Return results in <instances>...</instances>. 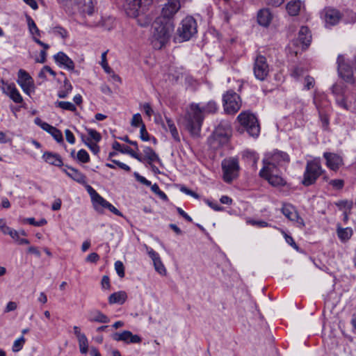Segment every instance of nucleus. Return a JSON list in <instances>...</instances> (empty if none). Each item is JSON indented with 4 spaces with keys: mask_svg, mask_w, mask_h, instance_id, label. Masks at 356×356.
<instances>
[{
    "mask_svg": "<svg viewBox=\"0 0 356 356\" xmlns=\"http://www.w3.org/2000/svg\"><path fill=\"white\" fill-rule=\"evenodd\" d=\"M99 259V256L96 252L89 254L86 258V261L90 263H96Z\"/></svg>",
    "mask_w": 356,
    "mask_h": 356,
    "instance_id": "nucleus-60",
    "label": "nucleus"
},
{
    "mask_svg": "<svg viewBox=\"0 0 356 356\" xmlns=\"http://www.w3.org/2000/svg\"><path fill=\"white\" fill-rule=\"evenodd\" d=\"M197 22L191 16H187L181 22L177 29L179 36L184 41L190 40L197 33Z\"/></svg>",
    "mask_w": 356,
    "mask_h": 356,
    "instance_id": "nucleus-9",
    "label": "nucleus"
},
{
    "mask_svg": "<svg viewBox=\"0 0 356 356\" xmlns=\"http://www.w3.org/2000/svg\"><path fill=\"white\" fill-rule=\"evenodd\" d=\"M289 161V156L286 152L275 150L264 159V167L277 169V166L288 163Z\"/></svg>",
    "mask_w": 356,
    "mask_h": 356,
    "instance_id": "nucleus-10",
    "label": "nucleus"
},
{
    "mask_svg": "<svg viewBox=\"0 0 356 356\" xmlns=\"http://www.w3.org/2000/svg\"><path fill=\"white\" fill-rule=\"evenodd\" d=\"M44 161L50 165L61 167L63 165L61 156L56 153L45 152L42 155Z\"/></svg>",
    "mask_w": 356,
    "mask_h": 356,
    "instance_id": "nucleus-31",
    "label": "nucleus"
},
{
    "mask_svg": "<svg viewBox=\"0 0 356 356\" xmlns=\"http://www.w3.org/2000/svg\"><path fill=\"white\" fill-rule=\"evenodd\" d=\"M87 132L90 136V139L95 140V142L97 143L101 140L102 136L99 132L92 129H88Z\"/></svg>",
    "mask_w": 356,
    "mask_h": 356,
    "instance_id": "nucleus-48",
    "label": "nucleus"
},
{
    "mask_svg": "<svg viewBox=\"0 0 356 356\" xmlns=\"http://www.w3.org/2000/svg\"><path fill=\"white\" fill-rule=\"evenodd\" d=\"M152 2L153 0H126L124 7L128 16L136 17L144 13Z\"/></svg>",
    "mask_w": 356,
    "mask_h": 356,
    "instance_id": "nucleus-7",
    "label": "nucleus"
},
{
    "mask_svg": "<svg viewBox=\"0 0 356 356\" xmlns=\"http://www.w3.org/2000/svg\"><path fill=\"white\" fill-rule=\"evenodd\" d=\"M220 131V129L218 128L213 133V140L216 141L220 139L222 140L223 141H227L228 138V134H221Z\"/></svg>",
    "mask_w": 356,
    "mask_h": 356,
    "instance_id": "nucleus-54",
    "label": "nucleus"
},
{
    "mask_svg": "<svg viewBox=\"0 0 356 356\" xmlns=\"http://www.w3.org/2000/svg\"><path fill=\"white\" fill-rule=\"evenodd\" d=\"M0 89L8 95L15 103L19 104L23 98L13 83H8L3 80L0 81Z\"/></svg>",
    "mask_w": 356,
    "mask_h": 356,
    "instance_id": "nucleus-16",
    "label": "nucleus"
},
{
    "mask_svg": "<svg viewBox=\"0 0 356 356\" xmlns=\"http://www.w3.org/2000/svg\"><path fill=\"white\" fill-rule=\"evenodd\" d=\"M243 158L252 165H255L259 160L258 155L253 151L245 150L243 152Z\"/></svg>",
    "mask_w": 356,
    "mask_h": 356,
    "instance_id": "nucleus-36",
    "label": "nucleus"
},
{
    "mask_svg": "<svg viewBox=\"0 0 356 356\" xmlns=\"http://www.w3.org/2000/svg\"><path fill=\"white\" fill-rule=\"evenodd\" d=\"M115 269L116 270L117 274L120 277H124V267L122 261H117L115 263Z\"/></svg>",
    "mask_w": 356,
    "mask_h": 356,
    "instance_id": "nucleus-50",
    "label": "nucleus"
},
{
    "mask_svg": "<svg viewBox=\"0 0 356 356\" xmlns=\"http://www.w3.org/2000/svg\"><path fill=\"white\" fill-rule=\"evenodd\" d=\"M27 222H29L31 225H34L36 227H41L47 224V220L44 218L38 221L35 220L34 218H29L25 220Z\"/></svg>",
    "mask_w": 356,
    "mask_h": 356,
    "instance_id": "nucleus-52",
    "label": "nucleus"
},
{
    "mask_svg": "<svg viewBox=\"0 0 356 356\" xmlns=\"http://www.w3.org/2000/svg\"><path fill=\"white\" fill-rule=\"evenodd\" d=\"M151 190L153 193L156 194L161 200L165 201L168 200V197L166 194L159 188L158 184H154L153 185H151Z\"/></svg>",
    "mask_w": 356,
    "mask_h": 356,
    "instance_id": "nucleus-45",
    "label": "nucleus"
},
{
    "mask_svg": "<svg viewBox=\"0 0 356 356\" xmlns=\"http://www.w3.org/2000/svg\"><path fill=\"white\" fill-rule=\"evenodd\" d=\"M140 137L142 140L143 141H149V136L148 132L146 130L145 125L144 124L140 126Z\"/></svg>",
    "mask_w": 356,
    "mask_h": 356,
    "instance_id": "nucleus-57",
    "label": "nucleus"
},
{
    "mask_svg": "<svg viewBox=\"0 0 356 356\" xmlns=\"http://www.w3.org/2000/svg\"><path fill=\"white\" fill-rule=\"evenodd\" d=\"M337 103L340 107L346 110H353V101L352 100L347 102L344 99H337Z\"/></svg>",
    "mask_w": 356,
    "mask_h": 356,
    "instance_id": "nucleus-46",
    "label": "nucleus"
},
{
    "mask_svg": "<svg viewBox=\"0 0 356 356\" xmlns=\"http://www.w3.org/2000/svg\"><path fill=\"white\" fill-rule=\"evenodd\" d=\"M337 234L340 241L343 243H345L351 238L353 234V231L351 227L343 228L340 226H338L337 229Z\"/></svg>",
    "mask_w": 356,
    "mask_h": 356,
    "instance_id": "nucleus-34",
    "label": "nucleus"
},
{
    "mask_svg": "<svg viewBox=\"0 0 356 356\" xmlns=\"http://www.w3.org/2000/svg\"><path fill=\"white\" fill-rule=\"evenodd\" d=\"M253 70L257 79L264 81L267 77L269 73V66L265 56L259 55L256 57Z\"/></svg>",
    "mask_w": 356,
    "mask_h": 356,
    "instance_id": "nucleus-13",
    "label": "nucleus"
},
{
    "mask_svg": "<svg viewBox=\"0 0 356 356\" xmlns=\"http://www.w3.org/2000/svg\"><path fill=\"white\" fill-rule=\"evenodd\" d=\"M180 8L181 3L179 0H167L162 8L161 16L159 18H163L165 20H172Z\"/></svg>",
    "mask_w": 356,
    "mask_h": 356,
    "instance_id": "nucleus-15",
    "label": "nucleus"
},
{
    "mask_svg": "<svg viewBox=\"0 0 356 356\" xmlns=\"http://www.w3.org/2000/svg\"><path fill=\"white\" fill-rule=\"evenodd\" d=\"M305 8V3L300 0H291L286 6L287 13L291 16H297Z\"/></svg>",
    "mask_w": 356,
    "mask_h": 356,
    "instance_id": "nucleus-27",
    "label": "nucleus"
},
{
    "mask_svg": "<svg viewBox=\"0 0 356 356\" xmlns=\"http://www.w3.org/2000/svg\"><path fill=\"white\" fill-rule=\"evenodd\" d=\"M241 125L250 136L257 137L260 133V127L256 116L250 111H243L237 117Z\"/></svg>",
    "mask_w": 356,
    "mask_h": 356,
    "instance_id": "nucleus-5",
    "label": "nucleus"
},
{
    "mask_svg": "<svg viewBox=\"0 0 356 356\" xmlns=\"http://www.w3.org/2000/svg\"><path fill=\"white\" fill-rule=\"evenodd\" d=\"M324 172L322 168L321 159L316 157L308 161L306 163L303 173L302 184L305 186H309L316 183L318 177Z\"/></svg>",
    "mask_w": 356,
    "mask_h": 356,
    "instance_id": "nucleus-4",
    "label": "nucleus"
},
{
    "mask_svg": "<svg viewBox=\"0 0 356 356\" xmlns=\"http://www.w3.org/2000/svg\"><path fill=\"white\" fill-rule=\"evenodd\" d=\"M143 120L140 114L136 113L134 114L132 117L131 124L133 127H139L140 125L142 126L143 124Z\"/></svg>",
    "mask_w": 356,
    "mask_h": 356,
    "instance_id": "nucleus-55",
    "label": "nucleus"
},
{
    "mask_svg": "<svg viewBox=\"0 0 356 356\" xmlns=\"http://www.w3.org/2000/svg\"><path fill=\"white\" fill-rule=\"evenodd\" d=\"M152 43L154 49H161L169 40L175 29L172 20L156 18L153 24Z\"/></svg>",
    "mask_w": 356,
    "mask_h": 356,
    "instance_id": "nucleus-1",
    "label": "nucleus"
},
{
    "mask_svg": "<svg viewBox=\"0 0 356 356\" xmlns=\"http://www.w3.org/2000/svg\"><path fill=\"white\" fill-rule=\"evenodd\" d=\"M144 156L143 158V161H146L149 165H152L154 162H157L160 165H162V161L160 159L159 155L154 152V150L148 146H144L143 149Z\"/></svg>",
    "mask_w": 356,
    "mask_h": 356,
    "instance_id": "nucleus-28",
    "label": "nucleus"
},
{
    "mask_svg": "<svg viewBox=\"0 0 356 356\" xmlns=\"http://www.w3.org/2000/svg\"><path fill=\"white\" fill-rule=\"evenodd\" d=\"M54 58L55 62L60 66L63 67L69 71L73 72L77 74L79 72L74 70V63L73 60L64 52L60 51L54 55Z\"/></svg>",
    "mask_w": 356,
    "mask_h": 356,
    "instance_id": "nucleus-25",
    "label": "nucleus"
},
{
    "mask_svg": "<svg viewBox=\"0 0 356 356\" xmlns=\"http://www.w3.org/2000/svg\"><path fill=\"white\" fill-rule=\"evenodd\" d=\"M121 153L127 154L130 155L132 158H134L136 160H138V161H140V162L143 161L142 156L137 153V151L133 150L128 146L122 147V149L121 150Z\"/></svg>",
    "mask_w": 356,
    "mask_h": 356,
    "instance_id": "nucleus-42",
    "label": "nucleus"
},
{
    "mask_svg": "<svg viewBox=\"0 0 356 356\" xmlns=\"http://www.w3.org/2000/svg\"><path fill=\"white\" fill-rule=\"evenodd\" d=\"M282 212L285 217L291 221L296 222L299 227H303L305 226L303 219L299 216L296 208L291 204H284Z\"/></svg>",
    "mask_w": 356,
    "mask_h": 356,
    "instance_id": "nucleus-21",
    "label": "nucleus"
},
{
    "mask_svg": "<svg viewBox=\"0 0 356 356\" xmlns=\"http://www.w3.org/2000/svg\"><path fill=\"white\" fill-rule=\"evenodd\" d=\"M299 41L307 47L312 41V34L307 26H302L298 32Z\"/></svg>",
    "mask_w": 356,
    "mask_h": 356,
    "instance_id": "nucleus-33",
    "label": "nucleus"
},
{
    "mask_svg": "<svg viewBox=\"0 0 356 356\" xmlns=\"http://www.w3.org/2000/svg\"><path fill=\"white\" fill-rule=\"evenodd\" d=\"M146 252L149 257L152 259L155 270L161 275H165L167 270L163 265L161 259L158 252L154 251L152 248L145 245Z\"/></svg>",
    "mask_w": 356,
    "mask_h": 356,
    "instance_id": "nucleus-23",
    "label": "nucleus"
},
{
    "mask_svg": "<svg viewBox=\"0 0 356 356\" xmlns=\"http://www.w3.org/2000/svg\"><path fill=\"white\" fill-rule=\"evenodd\" d=\"M185 119L186 121V129L192 135L197 136L200 134L204 119V115L203 110L201 109L200 104L196 103L191 104L186 111Z\"/></svg>",
    "mask_w": 356,
    "mask_h": 356,
    "instance_id": "nucleus-3",
    "label": "nucleus"
},
{
    "mask_svg": "<svg viewBox=\"0 0 356 356\" xmlns=\"http://www.w3.org/2000/svg\"><path fill=\"white\" fill-rule=\"evenodd\" d=\"M273 19V15L268 8L260 9L257 12V20L258 24L264 27H268Z\"/></svg>",
    "mask_w": 356,
    "mask_h": 356,
    "instance_id": "nucleus-26",
    "label": "nucleus"
},
{
    "mask_svg": "<svg viewBox=\"0 0 356 356\" xmlns=\"http://www.w3.org/2000/svg\"><path fill=\"white\" fill-rule=\"evenodd\" d=\"M69 170L63 169V171L71 179L81 184H86V177L77 169L66 165Z\"/></svg>",
    "mask_w": 356,
    "mask_h": 356,
    "instance_id": "nucleus-30",
    "label": "nucleus"
},
{
    "mask_svg": "<svg viewBox=\"0 0 356 356\" xmlns=\"http://www.w3.org/2000/svg\"><path fill=\"white\" fill-rule=\"evenodd\" d=\"M163 127L166 130L169 131L172 135V137L173 139L176 141H179L180 138L179 136L178 131L177 129V127L173 122L170 118L168 117H165V121L163 122Z\"/></svg>",
    "mask_w": 356,
    "mask_h": 356,
    "instance_id": "nucleus-32",
    "label": "nucleus"
},
{
    "mask_svg": "<svg viewBox=\"0 0 356 356\" xmlns=\"http://www.w3.org/2000/svg\"><path fill=\"white\" fill-rule=\"evenodd\" d=\"M25 342H26V339L23 336L17 339L13 343V345L12 347V350L14 353L19 352V350H21L23 348Z\"/></svg>",
    "mask_w": 356,
    "mask_h": 356,
    "instance_id": "nucleus-44",
    "label": "nucleus"
},
{
    "mask_svg": "<svg viewBox=\"0 0 356 356\" xmlns=\"http://www.w3.org/2000/svg\"><path fill=\"white\" fill-rule=\"evenodd\" d=\"M85 143L88 145L89 149L93 152L95 154H97L99 152V147L95 143H87L85 141Z\"/></svg>",
    "mask_w": 356,
    "mask_h": 356,
    "instance_id": "nucleus-61",
    "label": "nucleus"
},
{
    "mask_svg": "<svg viewBox=\"0 0 356 356\" xmlns=\"http://www.w3.org/2000/svg\"><path fill=\"white\" fill-rule=\"evenodd\" d=\"M49 33L54 35L60 36L63 39H65L68 37L67 31L60 26H55L50 29Z\"/></svg>",
    "mask_w": 356,
    "mask_h": 356,
    "instance_id": "nucleus-40",
    "label": "nucleus"
},
{
    "mask_svg": "<svg viewBox=\"0 0 356 356\" xmlns=\"http://www.w3.org/2000/svg\"><path fill=\"white\" fill-rule=\"evenodd\" d=\"M95 19H88L87 23L91 26H99L105 30H111L114 26L115 19L112 17H104L97 13L94 15Z\"/></svg>",
    "mask_w": 356,
    "mask_h": 356,
    "instance_id": "nucleus-17",
    "label": "nucleus"
},
{
    "mask_svg": "<svg viewBox=\"0 0 356 356\" xmlns=\"http://www.w3.org/2000/svg\"><path fill=\"white\" fill-rule=\"evenodd\" d=\"M315 83L314 79L312 76H307L305 78V88L306 90H310L314 88Z\"/></svg>",
    "mask_w": 356,
    "mask_h": 356,
    "instance_id": "nucleus-59",
    "label": "nucleus"
},
{
    "mask_svg": "<svg viewBox=\"0 0 356 356\" xmlns=\"http://www.w3.org/2000/svg\"><path fill=\"white\" fill-rule=\"evenodd\" d=\"M113 340L116 341H123L127 344L140 343L142 338L138 334H134L129 330H124L122 332H115L111 335Z\"/></svg>",
    "mask_w": 356,
    "mask_h": 356,
    "instance_id": "nucleus-19",
    "label": "nucleus"
},
{
    "mask_svg": "<svg viewBox=\"0 0 356 356\" xmlns=\"http://www.w3.org/2000/svg\"><path fill=\"white\" fill-rule=\"evenodd\" d=\"M27 24L30 33L38 38L40 36V31L36 26L35 22L30 16H26Z\"/></svg>",
    "mask_w": 356,
    "mask_h": 356,
    "instance_id": "nucleus-38",
    "label": "nucleus"
},
{
    "mask_svg": "<svg viewBox=\"0 0 356 356\" xmlns=\"http://www.w3.org/2000/svg\"><path fill=\"white\" fill-rule=\"evenodd\" d=\"M337 63L339 76L346 83L353 84L355 83L353 71L349 63L346 61L344 56L339 54L337 57Z\"/></svg>",
    "mask_w": 356,
    "mask_h": 356,
    "instance_id": "nucleus-11",
    "label": "nucleus"
},
{
    "mask_svg": "<svg viewBox=\"0 0 356 356\" xmlns=\"http://www.w3.org/2000/svg\"><path fill=\"white\" fill-rule=\"evenodd\" d=\"M88 320L92 323H107L109 318L99 309H91L88 312Z\"/></svg>",
    "mask_w": 356,
    "mask_h": 356,
    "instance_id": "nucleus-29",
    "label": "nucleus"
},
{
    "mask_svg": "<svg viewBox=\"0 0 356 356\" xmlns=\"http://www.w3.org/2000/svg\"><path fill=\"white\" fill-rule=\"evenodd\" d=\"M329 184L334 188L340 190V189H342L344 186V181L343 179H332L330 181Z\"/></svg>",
    "mask_w": 356,
    "mask_h": 356,
    "instance_id": "nucleus-53",
    "label": "nucleus"
},
{
    "mask_svg": "<svg viewBox=\"0 0 356 356\" xmlns=\"http://www.w3.org/2000/svg\"><path fill=\"white\" fill-rule=\"evenodd\" d=\"M223 172V180L227 183H231L237 178L239 172L238 161L236 158H229L222 162Z\"/></svg>",
    "mask_w": 356,
    "mask_h": 356,
    "instance_id": "nucleus-8",
    "label": "nucleus"
},
{
    "mask_svg": "<svg viewBox=\"0 0 356 356\" xmlns=\"http://www.w3.org/2000/svg\"><path fill=\"white\" fill-rule=\"evenodd\" d=\"M55 104L57 107L63 110L70 111H75L76 110L75 105L70 102L57 101Z\"/></svg>",
    "mask_w": 356,
    "mask_h": 356,
    "instance_id": "nucleus-41",
    "label": "nucleus"
},
{
    "mask_svg": "<svg viewBox=\"0 0 356 356\" xmlns=\"http://www.w3.org/2000/svg\"><path fill=\"white\" fill-rule=\"evenodd\" d=\"M136 179L139 181L140 183L143 184V185H145L147 186H151L152 184L151 181L147 180L145 177L141 176L138 172H134V174Z\"/></svg>",
    "mask_w": 356,
    "mask_h": 356,
    "instance_id": "nucleus-58",
    "label": "nucleus"
},
{
    "mask_svg": "<svg viewBox=\"0 0 356 356\" xmlns=\"http://www.w3.org/2000/svg\"><path fill=\"white\" fill-rule=\"evenodd\" d=\"M94 195L92 194V201L96 209H97V206H100L102 208L108 209L113 213L118 216H122V213L116 209L113 204L106 201L104 198H103L100 195H99L95 191H93Z\"/></svg>",
    "mask_w": 356,
    "mask_h": 356,
    "instance_id": "nucleus-22",
    "label": "nucleus"
},
{
    "mask_svg": "<svg viewBox=\"0 0 356 356\" xmlns=\"http://www.w3.org/2000/svg\"><path fill=\"white\" fill-rule=\"evenodd\" d=\"M218 106L216 102L211 100L207 103L206 105L201 106L203 110L204 115L213 114L218 111Z\"/></svg>",
    "mask_w": 356,
    "mask_h": 356,
    "instance_id": "nucleus-37",
    "label": "nucleus"
},
{
    "mask_svg": "<svg viewBox=\"0 0 356 356\" xmlns=\"http://www.w3.org/2000/svg\"><path fill=\"white\" fill-rule=\"evenodd\" d=\"M143 14L144 13H140L139 17H136V18L137 19V22L140 26H146L150 23V19Z\"/></svg>",
    "mask_w": 356,
    "mask_h": 356,
    "instance_id": "nucleus-49",
    "label": "nucleus"
},
{
    "mask_svg": "<svg viewBox=\"0 0 356 356\" xmlns=\"http://www.w3.org/2000/svg\"><path fill=\"white\" fill-rule=\"evenodd\" d=\"M77 159L82 163H88L90 161V156L85 149H81L76 155Z\"/></svg>",
    "mask_w": 356,
    "mask_h": 356,
    "instance_id": "nucleus-47",
    "label": "nucleus"
},
{
    "mask_svg": "<svg viewBox=\"0 0 356 356\" xmlns=\"http://www.w3.org/2000/svg\"><path fill=\"white\" fill-rule=\"evenodd\" d=\"M79 350L81 354H86L88 350V341L86 336L78 339Z\"/></svg>",
    "mask_w": 356,
    "mask_h": 356,
    "instance_id": "nucleus-43",
    "label": "nucleus"
},
{
    "mask_svg": "<svg viewBox=\"0 0 356 356\" xmlns=\"http://www.w3.org/2000/svg\"><path fill=\"white\" fill-rule=\"evenodd\" d=\"M107 52H108V51H106L102 54V56H101L102 60H101L100 64H101L102 67H103V69L105 70V72H109L111 68L108 66V62L106 60Z\"/></svg>",
    "mask_w": 356,
    "mask_h": 356,
    "instance_id": "nucleus-56",
    "label": "nucleus"
},
{
    "mask_svg": "<svg viewBox=\"0 0 356 356\" xmlns=\"http://www.w3.org/2000/svg\"><path fill=\"white\" fill-rule=\"evenodd\" d=\"M335 204L341 210L343 209H350L353 206V202L348 200H340L336 202Z\"/></svg>",
    "mask_w": 356,
    "mask_h": 356,
    "instance_id": "nucleus-51",
    "label": "nucleus"
},
{
    "mask_svg": "<svg viewBox=\"0 0 356 356\" xmlns=\"http://www.w3.org/2000/svg\"><path fill=\"white\" fill-rule=\"evenodd\" d=\"M222 105L225 112L234 115L241 107L240 96L233 90H228L222 96Z\"/></svg>",
    "mask_w": 356,
    "mask_h": 356,
    "instance_id": "nucleus-6",
    "label": "nucleus"
},
{
    "mask_svg": "<svg viewBox=\"0 0 356 356\" xmlns=\"http://www.w3.org/2000/svg\"><path fill=\"white\" fill-rule=\"evenodd\" d=\"M322 17L326 26H332L338 24L341 19V14L338 10L328 7L323 10Z\"/></svg>",
    "mask_w": 356,
    "mask_h": 356,
    "instance_id": "nucleus-20",
    "label": "nucleus"
},
{
    "mask_svg": "<svg viewBox=\"0 0 356 356\" xmlns=\"http://www.w3.org/2000/svg\"><path fill=\"white\" fill-rule=\"evenodd\" d=\"M65 134L67 141L70 144H74L75 143V138L72 132L69 129H66Z\"/></svg>",
    "mask_w": 356,
    "mask_h": 356,
    "instance_id": "nucleus-62",
    "label": "nucleus"
},
{
    "mask_svg": "<svg viewBox=\"0 0 356 356\" xmlns=\"http://www.w3.org/2000/svg\"><path fill=\"white\" fill-rule=\"evenodd\" d=\"M341 19L346 24H354L356 22V13L353 10H345L341 15Z\"/></svg>",
    "mask_w": 356,
    "mask_h": 356,
    "instance_id": "nucleus-39",
    "label": "nucleus"
},
{
    "mask_svg": "<svg viewBox=\"0 0 356 356\" xmlns=\"http://www.w3.org/2000/svg\"><path fill=\"white\" fill-rule=\"evenodd\" d=\"M17 83L22 88L24 92L30 95L34 89V81L29 74L24 70L20 69L17 73Z\"/></svg>",
    "mask_w": 356,
    "mask_h": 356,
    "instance_id": "nucleus-14",
    "label": "nucleus"
},
{
    "mask_svg": "<svg viewBox=\"0 0 356 356\" xmlns=\"http://www.w3.org/2000/svg\"><path fill=\"white\" fill-rule=\"evenodd\" d=\"M34 122L41 127L43 130L46 131L51 135V136L58 142L63 143V138L62 132L57 128L50 125L49 124L43 122L40 118H36L34 120Z\"/></svg>",
    "mask_w": 356,
    "mask_h": 356,
    "instance_id": "nucleus-24",
    "label": "nucleus"
},
{
    "mask_svg": "<svg viewBox=\"0 0 356 356\" xmlns=\"http://www.w3.org/2000/svg\"><path fill=\"white\" fill-rule=\"evenodd\" d=\"M127 296L124 291H118L112 293L108 298V302L110 304H120L122 305L127 300Z\"/></svg>",
    "mask_w": 356,
    "mask_h": 356,
    "instance_id": "nucleus-35",
    "label": "nucleus"
},
{
    "mask_svg": "<svg viewBox=\"0 0 356 356\" xmlns=\"http://www.w3.org/2000/svg\"><path fill=\"white\" fill-rule=\"evenodd\" d=\"M101 284H102V287L104 289H110L111 284H110V279H109L108 276H107V275L103 276V277L102 279Z\"/></svg>",
    "mask_w": 356,
    "mask_h": 356,
    "instance_id": "nucleus-64",
    "label": "nucleus"
},
{
    "mask_svg": "<svg viewBox=\"0 0 356 356\" xmlns=\"http://www.w3.org/2000/svg\"><path fill=\"white\" fill-rule=\"evenodd\" d=\"M17 307V305L15 302L10 301L8 302L5 307L4 312L8 313L12 311H15Z\"/></svg>",
    "mask_w": 356,
    "mask_h": 356,
    "instance_id": "nucleus-63",
    "label": "nucleus"
},
{
    "mask_svg": "<svg viewBox=\"0 0 356 356\" xmlns=\"http://www.w3.org/2000/svg\"><path fill=\"white\" fill-rule=\"evenodd\" d=\"M59 2L70 14L79 13L83 17L91 19L96 13L92 0H59Z\"/></svg>",
    "mask_w": 356,
    "mask_h": 356,
    "instance_id": "nucleus-2",
    "label": "nucleus"
},
{
    "mask_svg": "<svg viewBox=\"0 0 356 356\" xmlns=\"http://www.w3.org/2000/svg\"><path fill=\"white\" fill-rule=\"evenodd\" d=\"M277 169L263 167L259 172L261 177L265 179L273 186H282L286 184L285 180L277 174Z\"/></svg>",
    "mask_w": 356,
    "mask_h": 356,
    "instance_id": "nucleus-12",
    "label": "nucleus"
},
{
    "mask_svg": "<svg viewBox=\"0 0 356 356\" xmlns=\"http://www.w3.org/2000/svg\"><path fill=\"white\" fill-rule=\"evenodd\" d=\"M323 158L325 159V165L330 170L337 172L343 165V159L341 156L334 152H324Z\"/></svg>",
    "mask_w": 356,
    "mask_h": 356,
    "instance_id": "nucleus-18",
    "label": "nucleus"
}]
</instances>
